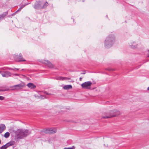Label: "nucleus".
<instances>
[{
  "label": "nucleus",
  "mask_w": 149,
  "mask_h": 149,
  "mask_svg": "<svg viewBox=\"0 0 149 149\" xmlns=\"http://www.w3.org/2000/svg\"><path fill=\"white\" fill-rule=\"evenodd\" d=\"M15 75L16 76H18V75H19L18 74H15Z\"/></svg>",
  "instance_id": "30"
},
{
  "label": "nucleus",
  "mask_w": 149,
  "mask_h": 149,
  "mask_svg": "<svg viewBox=\"0 0 149 149\" xmlns=\"http://www.w3.org/2000/svg\"><path fill=\"white\" fill-rule=\"evenodd\" d=\"M81 74H85V73L83 72V73H81Z\"/></svg>",
  "instance_id": "32"
},
{
  "label": "nucleus",
  "mask_w": 149,
  "mask_h": 149,
  "mask_svg": "<svg viewBox=\"0 0 149 149\" xmlns=\"http://www.w3.org/2000/svg\"><path fill=\"white\" fill-rule=\"evenodd\" d=\"M135 43L134 42H132L129 43V45L130 46L132 47V48H135L136 47V46H135V45H133V44H135Z\"/></svg>",
  "instance_id": "17"
},
{
  "label": "nucleus",
  "mask_w": 149,
  "mask_h": 149,
  "mask_svg": "<svg viewBox=\"0 0 149 149\" xmlns=\"http://www.w3.org/2000/svg\"><path fill=\"white\" fill-rule=\"evenodd\" d=\"M45 93H46V94L47 95H49L50 94H49L48 93H47L46 92H45Z\"/></svg>",
  "instance_id": "28"
},
{
  "label": "nucleus",
  "mask_w": 149,
  "mask_h": 149,
  "mask_svg": "<svg viewBox=\"0 0 149 149\" xmlns=\"http://www.w3.org/2000/svg\"><path fill=\"white\" fill-rule=\"evenodd\" d=\"M48 5V3L46 2L43 5L42 7H41L42 8H46Z\"/></svg>",
  "instance_id": "21"
},
{
  "label": "nucleus",
  "mask_w": 149,
  "mask_h": 149,
  "mask_svg": "<svg viewBox=\"0 0 149 149\" xmlns=\"http://www.w3.org/2000/svg\"><path fill=\"white\" fill-rule=\"evenodd\" d=\"M55 79L58 80H63L65 79L69 80L70 79L69 78L66 77H56Z\"/></svg>",
  "instance_id": "10"
},
{
  "label": "nucleus",
  "mask_w": 149,
  "mask_h": 149,
  "mask_svg": "<svg viewBox=\"0 0 149 149\" xmlns=\"http://www.w3.org/2000/svg\"><path fill=\"white\" fill-rule=\"evenodd\" d=\"M15 90L16 88L15 85H14L13 86H10V89H3L1 87V91H8L9 90Z\"/></svg>",
  "instance_id": "9"
},
{
  "label": "nucleus",
  "mask_w": 149,
  "mask_h": 149,
  "mask_svg": "<svg viewBox=\"0 0 149 149\" xmlns=\"http://www.w3.org/2000/svg\"><path fill=\"white\" fill-rule=\"evenodd\" d=\"M10 133L9 132H7L5 134L4 136L6 138H8L10 136Z\"/></svg>",
  "instance_id": "19"
},
{
  "label": "nucleus",
  "mask_w": 149,
  "mask_h": 149,
  "mask_svg": "<svg viewBox=\"0 0 149 149\" xmlns=\"http://www.w3.org/2000/svg\"><path fill=\"white\" fill-rule=\"evenodd\" d=\"M15 143V142L14 141H12L6 143V144L8 147L9 146L14 145Z\"/></svg>",
  "instance_id": "16"
},
{
  "label": "nucleus",
  "mask_w": 149,
  "mask_h": 149,
  "mask_svg": "<svg viewBox=\"0 0 149 149\" xmlns=\"http://www.w3.org/2000/svg\"><path fill=\"white\" fill-rule=\"evenodd\" d=\"M72 88V86L71 85H66L63 87V88L65 90H68L70 89H71Z\"/></svg>",
  "instance_id": "14"
},
{
  "label": "nucleus",
  "mask_w": 149,
  "mask_h": 149,
  "mask_svg": "<svg viewBox=\"0 0 149 149\" xmlns=\"http://www.w3.org/2000/svg\"><path fill=\"white\" fill-rule=\"evenodd\" d=\"M147 90L148 91H149V87L148 88Z\"/></svg>",
  "instance_id": "31"
},
{
  "label": "nucleus",
  "mask_w": 149,
  "mask_h": 149,
  "mask_svg": "<svg viewBox=\"0 0 149 149\" xmlns=\"http://www.w3.org/2000/svg\"><path fill=\"white\" fill-rule=\"evenodd\" d=\"M40 98L42 99H44L45 98H46L44 96H43V95H41L40 96Z\"/></svg>",
  "instance_id": "23"
},
{
  "label": "nucleus",
  "mask_w": 149,
  "mask_h": 149,
  "mask_svg": "<svg viewBox=\"0 0 149 149\" xmlns=\"http://www.w3.org/2000/svg\"><path fill=\"white\" fill-rule=\"evenodd\" d=\"M16 90H19L21 89L24 86V85L22 84H19L17 85H15Z\"/></svg>",
  "instance_id": "12"
},
{
  "label": "nucleus",
  "mask_w": 149,
  "mask_h": 149,
  "mask_svg": "<svg viewBox=\"0 0 149 149\" xmlns=\"http://www.w3.org/2000/svg\"><path fill=\"white\" fill-rule=\"evenodd\" d=\"M40 1H39V2L38 3H36L35 5L34 8L37 9H41L42 8L40 6Z\"/></svg>",
  "instance_id": "13"
},
{
  "label": "nucleus",
  "mask_w": 149,
  "mask_h": 149,
  "mask_svg": "<svg viewBox=\"0 0 149 149\" xmlns=\"http://www.w3.org/2000/svg\"><path fill=\"white\" fill-rule=\"evenodd\" d=\"M1 72V74L3 77H8L11 76V73L9 72L5 71L2 73Z\"/></svg>",
  "instance_id": "7"
},
{
  "label": "nucleus",
  "mask_w": 149,
  "mask_h": 149,
  "mask_svg": "<svg viewBox=\"0 0 149 149\" xmlns=\"http://www.w3.org/2000/svg\"><path fill=\"white\" fill-rule=\"evenodd\" d=\"M7 148V147L6 145V144L2 146L1 147V149H6Z\"/></svg>",
  "instance_id": "22"
},
{
  "label": "nucleus",
  "mask_w": 149,
  "mask_h": 149,
  "mask_svg": "<svg viewBox=\"0 0 149 149\" xmlns=\"http://www.w3.org/2000/svg\"><path fill=\"white\" fill-rule=\"evenodd\" d=\"M63 149H74L72 148H65Z\"/></svg>",
  "instance_id": "24"
},
{
  "label": "nucleus",
  "mask_w": 149,
  "mask_h": 149,
  "mask_svg": "<svg viewBox=\"0 0 149 149\" xmlns=\"http://www.w3.org/2000/svg\"><path fill=\"white\" fill-rule=\"evenodd\" d=\"M6 129L5 125L3 124H1V133Z\"/></svg>",
  "instance_id": "15"
},
{
  "label": "nucleus",
  "mask_w": 149,
  "mask_h": 149,
  "mask_svg": "<svg viewBox=\"0 0 149 149\" xmlns=\"http://www.w3.org/2000/svg\"><path fill=\"white\" fill-rule=\"evenodd\" d=\"M26 5V4L22 6L21 7L16 11V13L20 11L22 8L24 7Z\"/></svg>",
  "instance_id": "20"
},
{
  "label": "nucleus",
  "mask_w": 149,
  "mask_h": 149,
  "mask_svg": "<svg viewBox=\"0 0 149 149\" xmlns=\"http://www.w3.org/2000/svg\"><path fill=\"white\" fill-rule=\"evenodd\" d=\"M42 63L47 65L48 67L50 68L53 67V65L48 61L44 60L43 61Z\"/></svg>",
  "instance_id": "8"
},
{
  "label": "nucleus",
  "mask_w": 149,
  "mask_h": 149,
  "mask_svg": "<svg viewBox=\"0 0 149 149\" xmlns=\"http://www.w3.org/2000/svg\"><path fill=\"white\" fill-rule=\"evenodd\" d=\"M82 79V78H81V77L80 78H79V80H80V81H81V79Z\"/></svg>",
  "instance_id": "29"
},
{
  "label": "nucleus",
  "mask_w": 149,
  "mask_h": 149,
  "mask_svg": "<svg viewBox=\"0 0 149 149\" xmlns=\"http://www.w3.org/2000/svg\"><path fill=\"white\" fill-rule=\"evenodd\" d=\"M29 134L27 130L19 129L16 132V137L18 139H22L26 137Z\"/></svg>",
  "instance_id": "2"
},
{
  "label": "nucleus",
  "mask_w": 149,
  "mask_h": 149,
  "mask_svg": "<svg viewBox=\"0 0 149 149\" xmlns=\"http://www.w3.org/2000/svg\"><path fill=\"white\" fill-rule=\"evenodd\" d=\"M27 86L31 88H36V86L33 83H30L28 84Z\"/></svg>",
  "instance_id": "11"
},
{
  "label": "nucleus",
  "mask_w": 149,
  "mask_h": 149,
  "mask_svg": "<svg viewBox=\"0 0 149 149\" xmlns=\"http://www.w3.org/2000/svg\"><path fill=\"white\" fill-rule=\"evenodd\" d=\"M120 114V112L116 109L111 110L110 111L109 114H107L106 116H103L102 118H108L118 116Z\"/></svg>",
  "instance_id": "3"
},
{
  "label": "nucleus",
  "mask_w": 149,
  "mask_h": 149,
  "mask_svg": "<svg viewBox=\"0 0 149 149\" xmlns=\"http://www.w3.org/2000/svg\"><path fill=\"white\" fill-rule=\"evenodd\" d=\"M8 14L7 12L4 13L2 14L1 15V19H2L6 16Z\"/></svg>",
  "instance_id": "18"
},
{
  "label": "nucleus",
  "mask_w": 149,
  "mask_h": 149,
  "mask_svg": "<svg viewBox=\"0 0 149 149\" xmlns=\"http://www.w3.org/2000/svg\"><path fill=\"white\" fill-rule=\"evenodd\" d=\"M148 53L147 54V56L148 57H149V49L148 50Z\"/></svg>",
  "instance_id": "27"
},
{
  "label": "nucleus",
  "mask_w": 149,
  "mask_h": 149,
  "mask_svg": "<svg viewBox=\"0 0 149 149\" xmlns=\"http://www.w3.org/2000/svg\"><path fill=\"white\" fill-rule=\"evenodd\" d=\"M92 84L91 82L87 81L82 84L81 86L83 88L89 89L91 88V86Z\"/></svg>",
  "instance_id": "5"
},
{
  "label": "nucleus",
  "mask_w": 149,
  "mask_h": 149,
  "mask_svg": "<svg viewBox=\"0 0 149 149\" xmlns=\"http://www.w3.org/2000/svg\"><path fill=\"white\" fill-rule=\"evenodd\" d=\"M14 58L16 61L19 62L24 61H25V60L23 59L21 54H19V56H15Z\"/></svg>",
  "instance_id": "6"
},
{
  "label": "nucleus",
  "mask_w": 149,
  "mask_h": 149,
  "mask_svg": "<svg viewBox=\"0 0 149 149\" xmlns=\"http://www.w3.org/2000/svg\"><path fill=\"white\" fill-rule=\"evenodd\" d=\"M4 97H3L1 96V100H3L4 99Z\"/></svg>",
  "instance_id": "25"
},
{
  "label": "nucleus",
  "mask_w": 149,
  "mask_h": 149,
  "mask_svg": "<svg viewBox=\"0 0 149 149\" xmlns=\"http://www.w3.org/2000/svg\"><path fill=\"white\" fill-rule=\"evenodd\" d=\"M57 132V130L55 128H50L46 129H44L40 132L41 134H52L56 133Z\"/></svg>",
  "instance_id": "4"
},
{
  "label": "nucleus",
  "mask_w": 149,
  "mask_h": 149,
  "mask_svg": "<svg viewBox=\"0 0 149 149\" xmlns=\"http://www.w3.org/2000/svg\"><path fill=\"white\" fill-rule=\"evenodd\" d=\"M10 70H19V69H17V68H15L14 69H13V68H9V69Z\"/></svg>",
  "instance_id": "26"
},
{
  "label": "nucleus",
  "mask_w": 149,
  "mask_h": 149,
  "mask_svg": "<svg viewBox=\"0 0 149 149\" xmlns=\"http://www.w3.org/2000/svg\"><path fill=\"white\" fill-rule=\"evenodd\" d=\"M115 36L113 35H110L108 36L105 41V47L108 48L111 47L115 42Z\"/></svg>",
  "instance_id": "1"
}]
</instances>
